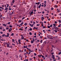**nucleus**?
<instances>
[{"instance_id":"19","label":"nucleus","mask_w":61,"mask_h":61,"mask_svg":"<svg viewBox=\"0 0 61 61\" xmlns=\"http://www.w3.org/2000/svg\"><path fill=\"white\" fill-rule=\"evenodd\" d=\"M29 34H30V36H31V35H32V33H31V32H30Z\"/></svg>"},{"instance_id":"14","label":"nucleus","mask_w":61,"mask_h":61,"mask_svg":"<svg viewBox=\"0 0 61 61\" xmlns=\"http://www.w3.org/2000/svg\"><path fill=\"white\" fill-rule=\"evenodd\" d=\"M34 41H30L31 43V44H33V43H34Z\"/></svg>"},{"instance_id":"23","label":"nucleus","mask_w":61,"mask_h":61,"mask_svg":"<svg viewBox=\"0 0 61 61\" xmlns=\"http://www.w3.org/2000/svg\"><path fill=\"white\" fill-rule=\"evenodd\" d=\"M29 30H30V31H32V28H30L29 29Z\"/></svg>"},{"instance_id":"36","label":"nucleus","mask_w":61,"mask_h":61,"mask_svg":"<svg viewBox=\"0 0 61 61\" xmlns=\"http://www.w3.org/2000/svg\"><path fill=\"white\" fill-rule=\"evenodd\" d=\"M9 27H10V28H11L12 27V25H10L9 26Z\"/></svg>"},{"instance_id":"4","label":"nucleus","mask_w":61,"mask_h":61,"mask_svg":"<svg viewBox=\"0 0 61 61\" xmlns=\"http://www.w3.org/2000/svg\"><path fill=\"white\" fill-rule=\"evenodd\" d=\"M40 3H41L38 2V3L36 2L35 3V4H36V5H37L38 4V5H39V4H40Z\"/></svg>"},{"instance_id":"64","label":"nucleus","mask_w":61,"mask_h":61,"mask_svg":"<svg viewBox=\"0 0 61 61\" xmlns=\"http://www.w3.org/2000/svg\"><path fill=\"white\" fill-rule=\"evenodd\" d=\"M30 22V23H33V21H31Z\"/></svg>"},{"instance_id":"27","label":"nucleus","mask_w":61,"mask_h":61,"mask_svg":"<svg viewBox=\"0 0 61 61\" xmlns=\"http://www.w3.org/2000/svg\"><path fill=\"white\" fill-rule=\"evenodd\" d=\"M24 25H27V24L26 23H25L24 24Z\"/></svg>"},{"instance_id":"18","label":"nucleus","mask_w":61,"mask_h":61,"mask_svg":"<svg viewBox=\"0 0 61 61\" xmlns=\"http://www.w3.org/2000/svg\"><path fill=\"white\" fill-rule=\"evenodd\" d=\"M14 2H15V0H13L12 1V3H14Z\"/></svg>"},{"instance_id":"30","label":"nucleus","mask_w":61,"mask_h":61,"mask_svg":"<svg viewBox=\"0 0 61 61\" xmlns=\"http://www.w3.org/2000/svg\"><path fill=\"white\" fill-rule=\"evenodd\" d=\"M51 10H53L54 9V8H53V7H52L51 8Z\"/></svg>"},{"instance_id":"9","label":"nucleus","mask_w":61,"mask_h":61,"mask_svg":"<svg viewBox=\"0 0 61 61\" xmlns=\"http://www.w3.org/2000/svg\"><path fill=\"white\" fill-rule=\"evenodd\" d=\"M52 58H53V59H55V57H54V55H53L52 56Z\"/></svg>"},{"instance_id":"5","label":"nucleus","mask_w":61,"mask_h":61,"mask_svg":"<svg viewBox=\"0 0 61 61\" xmlns=\"http://www.w3.org/2000/svg\"><path fill=\"white\" fill-rule=\"evenodd\" d=\"M12 42H13V43H15V40H14V39H12Z\"/></svg>"},{"instance_id":"34","label":"nucleus","mask_w":61,"mask_h":61,"mask_svg":"<svg viewBox=\"0 0 61 61\" xmlns=\"http://www.w3.org/2000/svg\"><path fill=\"white\" fill-rule=\"evenodd\" d=\"M54 26V27H56V24H53Z\"/></svg>"},{"instance_id":"15","label":"nucleus","mask_w":61,"mask_h":61,"mask_svg":"<svg viewBox=\"0 0 61 61\" xmlns=\"http://www.w3.org/2000/svg\"><path fill=\"white\" fill-rule=\"evenodd\" d=\"M20 30H21V31H23V29L20 28L19 29Z\"/></svg>"},{"instance_id":"40","label":"nucleus","mask_w":61,"mask_h":61,"mask_svg":"<svg viewBox=\"0 0 61 61\" xmlns=\"http://www.w3.org/2000/svg\"><path fill=\"white\" fill-rule=\"evenodd\" d=\"M28 46L29 47H31V45H28Z\"/></svg>"},{"instance_id":"45","label":"nucleus","mask_w":61,"mask_h":61,"mask_svg":"<svg viewBox=\"0 0 61 61\" xmlns=\"http://www.w3.org/2000/svg\"><path fill=\"white\" fill-rule=\"evenodd\" d=\"M16 43L17 44V45H18V42H17V41H16Z\"/></svg>"},{"instance_id":"58","label":"nucleus","mask_w":61,"mask_h":61,"mask_svg":"<svg viewBox=\"0 0 61 61\" xmlns=\"http://www.w3.org/2000/svg\"><path fill=\"white\" fill-rule=\"evenodd\" d=\"M24 24V22H22L21 23V25H23V24Z\"/></svg>"},{"instance_id":"42","label":"nucleus","mask_w":61,"mask_h":61,"mask_svg":"<svg viewBox=\"0 0 61 61\" xmlns=\"http://www.w3.org/2000/svg\"><path fill=\"white\" fill-rule=\"evenodd\" d=\"M42 14H44V13H45V11H43L42 12Z\"/></svg>"},{"instance_id":"60","label":"nucleus","mask_w":61,"mask_h":61,"mask_svg":"<svg viewBox=\"0 0 61 61\" xmlns=\"http://www.w3.org/2000/svg\"><path fill=\"white\" fill-rule=\"evenodd\" d=\"M50 27H52V25H50Z\"/></svg>"},{"instance_id":"47","label":"nucleus","mask_w":61,"mask_h":61,"mask_svg":"<svg viewBox=\"0 0 61 61\" xmlns=\"http://www.w3.org/2000/svg\"><path fill=\"white\" fill-rule=\"evenodd\" d=\"M6 30H8V28L7 27H6Z\"/></svg>"},{"instance_id":"12","label":"nucleus","mask_w":61,"mask_h":61,"mask_svg":"<svg viewBox=\"0 0 61 61\" xmlns=\"http://www.w3.org/2000/svg\"><path fill=\"white\" fill-rule=\"evenodd\" d=\"M14 34L13 33H11V36H14Z\"/></svg>"},{"instance_id":"46","label":"nucleus","mask_w":61,"mask_h":61,"mask_svg":"<svg viewBox=\"0 0 61 61\" xmlns=\"http://www.w3.org/2000/svg\"><path fill=\"white\" fill-rule=\"evenodd\" d=\"M18 42H21V41H20V39H19V40H18Z\"/></svg>"},{"instance_id":"55","label":"nucleus","mask_w":61,"mask_h":61,"mask_svg":"<svg viewBox=\"0 0 61 61\" xmlns=\"http://www.w3.org/2000/svg\"><path fill=\"white\" fill-rule=\"evenodd\" d=\"M24 52H26L27 51H26V50L25 49L24 50Z\"/></svg>"},{"instance_id":"63","label":"nucleus","mask_w":61,"mask_h":61,"mask_svg":"<svg viewBox=\"0 0 61 61\" xmlns=\"http://www.w3.org/2000/svg\"><path fill=\"white\" fill-rule=\"evenodd\" d=\"M26 61H28V59H26Z\"/></svg>"},{"instance_id":"49","label":"nucleus","mask_w":61,"mask_h":61,"mask_svg":"<svg viewBox=\"0 0 61 61\" xmlns=\"http://www.w3.org/2000/svg\"><path fill=\"white\" fill-rule=\"evenodd\" d=\"M0 34H3V32H2V31H1L0 32Z\"/></svg>"},{"instance_id":"59","label":"nucleus","mask_w":61,"mask_h":61,"mask_svg":"<svg viewBox=\"0 0 61 61\" xmlns=\"http://www.w3.org/2000/svg\"><path fill=\"white\" fill-rule=\"evenodd\" d=\"M58 27H60L61 26H60V25H58Z\"/></svg>"},{"instance_id":"35","label":"nucleus","mask_w":61,"mask_h":61,"mask_svg":"<svg viewBox=\"0 0 61 61\" xmlns=\"http://www.w3.org/2000/svg\"><path fill=\"white\" fill-rule=\"evenodd\" d=\"M5 36V35L3 34L2 35V36L3 37L4 36Z\"/></svg>"},{"instance_id":"48","label":"nucleus","mask_w":61,"mask_h":61,"mask_svg":"<svg viewBox=\"0 0 61 61\" xmlns=\"http://www.w3.org/2000/svg\"><path fill=\"white\" fill-rule=\"evenodd\" d=\"M34 56H36V53H34Z\"/></svg>"},{"instance_id":"56","label":"nucleus","mask_w":61,"mask_h":61,"mask_svg":"<svg viewBox=\"0 0 61 61\" xmlns=\"http://www.w3.org/2000/svg\"><path fill=\"white\" fill-rule=\"evenodd\" d=\"M36 27L35 26L34 27V28H33V29H36Z\"/></svg>"},{"instance_id":"32","label":"nucleus","mask_w":61,"mask_h":61,"mask_svg":"<svg viewBox=\"0 0 61 61\" xmlns=\"http://www.w3.org/2000/svg\"><path fill=\"white\" fill-rule=\"evenodd\" d=\"M44 3L45 4H46V1H45Z\"/></svg>"},{"instance_id":"2","label":"nucleus","mask_w":61,"mask_h":61,"mask_svg":"<svg viewBox=\"0 0 61 61\" xmlns=\"http://www.w3.org/2000/svg\"><path fill=\"white\" fill-rule=\"evenodd\" d=\"M9 33H7V35H5V36L6 37H8L9 36Z\"/></svg>"},{"instance_id":"11","label":"nucleus","mask_w":61,"mask_h":61,"mask_svg":"<svg viewBox=\"0 0 61 61\" xmlns=\"http://www.w3.org/2000/svg\"><path fill=\"white\" fill-rule=\"evenodd\" d=\"M3 26H6V24H3Z\"/></svg>"},{"instance_id":"33","label":"nucleus","mask_w":61,"mask_h":61,"mask_svg":"<svg viewBox=\"0 0 61 61\" xmlns=\"http://www.w3.org/2000/svg\"><path fill=\"white\" fill-rule=\"evenodd\" d=\"M25 17H23L22 18V20H23V19H25Z\"/></svg>"},{"instance_id":"16","label":"nucleus","mask_w":61,"mask_h":61,"mask_svg":"<svg viewBox=\"0 0 61 61\" xmlns=\"http://www.w3.org/2000/svg\"><path fill=\"white\" fill-rule=\"evenodd\" d=\"M8 8H7V7H6L5 8V10H7V9H8Z\"/></svg>"},{"instance_id":"6","label":"nucleus","mask_w":61,"mask_h":61,"mask_svg":"<svg viewBox=\"0 0 61 61\" xmlns=\"http://www.w3.org/2000/svg\"><path fill=\"white\" fill-rule=\"evenodd\" d=\"M41 20H44V19H45V18L43 17H42L41 18Z\"/></svg>"},{"instance_id":"3","label":"nucleus","mask_w":61,"mask_h":61,"mask_svg":"<svg viewBox=\"0 0 61 61\" xmlns=\"http://www.w3.org/2000/svg\"><path fill=\"white\" fill-rule=\"evenodd\" d=\"M34 13H33V12H31V13L30 14V15L31 16L32 15V14H33Z\"/></svg>"},{"instance_id":"8","label":"nucleus","mask_w":61,"mask_h":61,"mask_svg":"<svg viewBox=\"0 0 61 61\" xmlns=\"http://www.w3.org/2000/svg\"><path fill=\"white\" fill-rule=\"evenodd\" d=\"M7 47H10V46H9V44H7Z\"/></svg>"},{"instance_id":"24","label":"nucleus","mask_w":61,"mask_h":61,"mask_svg":"<svg viewBox=\"0 0 61 61\" xmlns=\"http://www.w3.org/2000/svg\"><path fill=\"white\" fill-rule=\"evenodd\" d=\"M10 23H11L10 22H8L7 23V24L8 25H10Z\"/></svg>"},{"instance_id":"61","label":"nucleus","mask_w":61,"mask_h":61,"mask_svg":"<svg viewBox=\"0 0 61 61\" xmlns=\"http://www.w3.org/2000/svg\"><path fill=\"white\" fill-rule=\"evenodd\" d=\"M8 54H9L8 53H6V54L7 55H8Z\"/></svg>"},{"instance_id":"10","label":"nucleus","mask_w":61,"mask_h":61,"mask_svg":"<svg viewBox=\"0 0 61 61\" xmlns=\"http://www.w3.org/2000/svg\"><path fill=\"white\" fill-rule=\"evenodd\" d=\"M54 7H56V8H57L58 7V6L57 5H55Z\"/></svg>"},{"instance_id":"51","label":"nucleus","mask_w":61,"mask_h":61,"mask_svg":"<svg viewBox=\"0 0 61 61\" xmlns=\"http://www.w3.org/2000/svg\"><path fill=\"white\" fill-rule=\"evenodd\" d=\"M50 61H51V60H52V59H51V58H50Z\"/></svg>"},{"instance_id":"29","label":"nucleus","mask_w":61,"mask_h":61,"mask_svg":"<svg viewBox=\"0 0 61 61\" xmlns=\"http://www.w3.org/2000/svg\"><path fill=\"white\" fill-rule=\"evenodd\" d=\"M49 38V39H53V38Z\"/></svg>"},{"instance_id":"1","label":"nucleus","mask_w":61,"mask_h":61,"mask_svg":"<svg viewBox=\"0 0 61 61\" xmlns=\"http://www.w3.org/2000/svg\"><path fill=\"white\" fill-rule=\"evenodd\" d=\"M55 29L56 30H57V31H59V28H58L57 27H56Z\"/></svg>"},{"instance_id":"13","label":"nucleus","mask_w":61,"mask_h":61,"mask_svg":"<svg viewBox=\"0 0 61 61\" xmlns=\"http://www.w3.org/2000/svg\"><path fill=\"white\" fill-rule=\"evenodd\" d=\"M2 15H0V19H1L2 18Z\"/></svg>"},{"instance_id":"54","label":"nucleus","mask_w":61,"mask_h":61,"mask_svg":"<svg viewBox=\"0 0 61 61\" xmlns=\"http://www.w3.org/2000/svg\"><path fill=\"white\" fill-rule=\"evenodd\" d=\"M27 27L26 26L25 28V29H27Z\"/></svg>"},{"instance_id":"37","label":"nucleus","mask_w":61,"mask_h":61,"mask_svg":"<svg viewBox=\"0 0 61 61\" xmlns=\"http://www.w3.org/2000/svg\"><path fill=\"white\" fill-rule=\"evenodd\" d=\"M21 38L22 39H24V37H21Z\"/></svg>"},{"instance_id":"21","label":"nucleus","mask_w":61,"mask_h":61,"mask_svg":"<svg viewBox=\"0 0 61 61\" xmlns=\"http://www.w3.org/2000/svg\"><path fill=\"white\" fill-rule=\"evenodd\" d=\"M28 50L29 51H30V52H31V49H30V48H29L28 49Z\"/></svg>"},{"instance_id":"26","label":"nucleus","mask_w":61,"mask_h":61,"mask_svg":"<svg viewBox=\"0 0 61 61\" xmlns=\"http://www.w3.org/2000/svg\"><path fill=\"white\" fill-rule=\"evenodd\" d=\"M9 10H12V8H9Z\"/></svg>"},{"instance_id":"7","label":"nucleus","mask_w":61,"mask_h":61,"mask_svg":"<svg viewBox=\"0 0 61 61\" xmlns=\"http://www.w3.org/2000/svg\"><path fill=\"white\" fill-rule=\"evenodd\" d=\"M41 4H40V5L39 6H38L39 8H40V7H41Z\"/></svg>"},{"instance_id":"20","label":"nucleus","mask_w":61,"mask_h":61,"mask_svg":"<svg viewBox=\"0 0 61 61\" xmlns=\"http://www.w3.org/2000/svg\"><path fill=\"white\" fill-rule=\"evenodd\" d=\"M6 5H7V7H8V6H9V5H8L7 4H6Z\"/></svg>"},{"instance_id":"31","label":"nucleus","mask_w":61,"mask_h":61,"mask_svg":"<svg viewBox=\"0 0 61 61\" xmlns=\"http://www.w3.org/2000/svg\"><path fill=\"white\" fill-rule=\"evenodd\" d=\"M18 22L19 23H21V20H20L18 21Z\"/></svg>"},{"instance_id":"50","label":"nucleus","mask_w":61,"mask_h":61,"mask_svg":"<svg viewBox=\"0 0 61 61\" xmlns=\"http://www.w3.org/2000/svg\"><path fill=\"white\" fill-rule=\"evenodd\" d=\"M44 56H42V57L43 58L44 57Z\"/></svg>"},{"instance_id":"57","label":"nucleus","mask_w":61,"mask_h":61,"mask_svg":"<svg viewBox=\"0 0 61 61\" xmlns=\"http://www.w3.org/2000/svg\"><path fill=\"white\" fill-rule=\"evenodd\" d=\"M39 25H40V24H37V26H38Z\"/></svg>"},{"instance_id":"44","label":"nucleus","mask_w":61,"mask_h":61,"mask_svg":"<svg viewBox=\"0 0 61 61\" xmlns=\"http://www.w3.org/2000/svg\"><path fill=\"white\" fill-rule=\"evenodd\" d=\"M11 30H10V29H9V31L10 32H11Z\"/></svg>"},{"instance_id":"17","label":"nucleus","mask_w":61,"mask_h":61,"mask_svg":"<svg viewBox=\"0 0 61 61\" xmlns=\"http://www.w3.org/2000/svg\"><path fill=\"white\" fill-rule=\"evenodd\" d=\"M54 31L55 32V33H57V30H54Z\"/></svg>"},{"instance_id":"28","label":"nucleus","mask_w":61,"mask_h":61,"mask_svg":"<svg viewBox=\"0 0 61 61\" xmlns=\"http://www.w3.org/2000/svg\"><path fill=\"white\" fill-rule=\"evenodd\" d=\"M42 41H43V40H41L40 41V43H42Z\"/></svg>"},{"instance_id":"22","label":"nucleus","mask_w":61,"mask_h":61,"mask_svg":"<svg viewBox=\"0 0 61 61\" xmlns=\"http://www.w3.org/2000/svg\"><path fill=\"white\" fill-rule=\"evenodd\" d=\"M58 21L59 22V23H61V20H58Z\"/></svg>"},{"instance_id":"25","label":"nucleus","mask_w":61,"mask_h":61,"mask_svg":"<svg viewBox=\"0 0 61 61\" xmlns=\"http://www.w3.org/2000/svg\"><path fill=\"white\" fill-rule=\"evenodd\" d=\"M32 40H33L32 41L35 42V39H34V38H32Z\"/></svg>"},{"instance_id":"52","label":"nucleus","mask_w":61,"mask_h":61,"mask_svg":"<svg viewBox=\"0 0 61 61\" xmlns=\"http://www.w3.org/2000/svg\"><path fill=\"white\" fill-rule=\"evenodd\" d=\"M24 47L25 48H26V46H24Z\"/></svg>"},{"instance_id":"38","label":"nucleus","mask_w":61,"mask_h":61,"mask_svg":"<svg viewBox=\"0 0 61 61\" xmlns=\"http://www.w3.org/2000/svg\"><path fill=\"white\" fill-rule=\"evenodd\" d=\"M1 41H5V40H4L2 39H0Z\"/></svg>"},{"instance_id":"39","label":"nucleus","mask_w":61,"mask_h":61,"mask_svg":"<svg viewBox=\"0 0 61 61\" xmlns=\"http://www.w3.org/2000/svg\"><path fill=\"white\" fill-rule=\"evenodd\" d=\"M47 27L48 28H50V27L49 26H47Z\"/></svg>"},{"instance_id":"41","label":"nucleus","mask_w":61,"mask_h":61,"mask_svg":"<svg viewBox=\"0 0 61 61\" xmlns=\"http://www.w3.org/2000/svg\"><path fill=\"white\" fill-rule=\"evenodd\" d=\"M57 57H58V60H59V59H60V58L59 57H58V56H57Z\"/></svg>"},{"instance_id":"53","label":"nucleus","mask_w":61,"mask_h":61,"mask_svg":"<svg viewBox=\"0 0 61 61\" xmlns=\"http://www.w3.org/2000/svg\"><path fill=\"white\" fill-rule=\"evenodd\" d=\"M19 45H21V43L20 42H19Z\"/></svg>"},{"instance_id":"43","label":"nucleus","mask_w":61,"mask_h":61,"mask_svg":"<svg viewBox=\"0 0 61 61\" xmlns=\"http://www.w3.org/2000/svg\"><path fill=\"white\" fill-rule=\"evenodd\" d=\"M61 54V52H59L58 54L59 55H60Z\"/></svg>"},{"instance_id":"62","label":"nucleus","mask_w":61,"mask_h":61,"mask_svg":"<svg viewBox=\"0 0 61 61\" xmlns=\"http://www.w3.org/2000/svg\"><path fill=\"white\" fill-rule=\"evenodd\" d=\"M57 12H58V13H59L60 12V10H58Z\"/></svg>"}]
</instances>
